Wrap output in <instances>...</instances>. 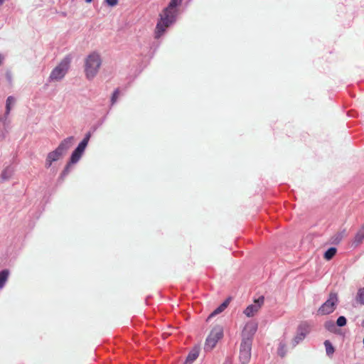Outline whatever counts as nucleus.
<instances>
[{"label": "nucleus", "instance_id": "8", "mask_svg": "<svg viewBox=\"0 0 364 364\" xmlns=\"http://www.w3.org/2000/svg\"><path fill=\"white\" fill-rule=\"evenodd\" d=\"M252 343L242 342L239 358L242 364H247L251 358Z\"/></svg>", "mask_w": 364, "mask_h": 364}, {"label": "nucleus", "instance_id": "30", "mask_svg": "<svg viewBox=\"0 0 364 364\" xmlns=\"http://www.w3.org/2000/svg\"><path fill=\"white\" fill-rule=\"evenodd\" d=\"M5 0H0V5H1L4 2Z\"/></svg>", "mask_w": 364, "mask_h": 364}, {"label": "nucleus", "instance_id": "31", "mask_svg": "<svg viewBox=\"0 0 364 364\" xmlns=\"http://www.w3.org/2000/svg\"><path fill=\"white\" fill-rule=\"evenodd\" d=\"M92 0H85L87 3H90Z\"/></svg>", "mask_w": 364, "mask_h": 364}, {"label": "nucleus", "instance_id": "25", "mask_svg": "<svg viewBox=\"0 0 364 364\" xmlns=\"http://www.w3.org/2000/svg\"><path fill=\"white\" fill-rule=\"evenodd\" d=\"M71 164H70V162L67 164V166H65L64 171H63V175H66L68 173L69 171H70V166Z\"/></svg>", "mask_w": 364, "mask_h": 364}, {"label": "nucleus", "instance_id": "23", "mask_svg": "<svg viewBox=\"0 0 364 364\" xmlns=\"http://www.w3.org/2000/svg\"><path fill=\"white\" fill-rule=\"evenodd\" d=\"M336 323L340 327L344 326L346 324V318L343 316H339L337 319Z\"/></svg>", "mask_w": 364, "mask_h": 364}, {"label": "nucleus", "instance_id": "11", "mask_svg": "<svg viewBox=\"0 0 364 364\" xmlns=\"http://www.w3.org/2000/svg\"><path fill=\"white\" fill-rule=\"evenodd\" d=\"M309 332V326L306 324L300 325L298 329V333L294 338V344L299 343L304 339Z\"/></svg>", "mask_w": 364, "mask_h": 364}, {"label": "nucleus", "instance_id": "20", "mask_svg": "<svg viewBox=\"0 0 364 364\" xmlns=\"http://www.w3.org/2000/svg\"><path fill=\"white\" fill-rule=\"evenodd\" d=\"M336 253V249L335 247H331L324 253V257L327 260H329L335 256Z\"/></svg>", "mask_w": 364, "mask_h": 364}, {"label": "nucleus", "instance_id": "21", "mask_svg": "<svg viewBox=\"0 0 364 364\" xmlns=\"http://www.w3.org/2000/svg\"><path fill=\"white\" fill-rule=\"evenodd\" d=\"M182 0H171L167 8L165 9H168L169 11H173L174 8L178 6L181 3Z\"/></svg>", "mask_w": 364, "mask_h": 364}, {"label": "nucleus", "instance_id": "28", "mask_svg": "<svg viewBox=\"0 0 364 364\" xmlns=\"http://www.w3.org/2000/svg\"><path fill=\"white\" fill-rule=\"evenodd\" d=\"M111 101L112 103L114 102V93H112V95L111 96Z\"/></svg>", "mask_w": 364, "mask_h": 364}, {"label": "nucleus", "instance_id": "27", "mask_svg": "<svg viewBox=\"0 0 364 364\" xmlns=\"http://www.w3.org/2000/svg\"><path fill=\"white\" fill-rule=\"evenodd\" d=\"M326 326L328 328H330L334 326V323L333 322H328L326 323Z\"/></svg>", "mask_w": 364, "mask_h": 364}, {"label": "nucleus", "instance_id": "2", "mask_svg": "<svg viewBox=\"0 0 364 364\" xmlns=\"http://www.w3.org/2000/svg\"><path fill=\"white\" fill-rule=\"evenodd\" d=\"M258 328V323L254 320L246 321L241 329L242 342L252 343L253 336Z\"/></svg>", "mask_w": 364, "mask_h": 364}, {"label": "nucleus", "instance_id": "7", "mask_svg": "<svg viewBox=\"0 0 364 364\" xmlns=\"http://www.w3.org/2000/svg\"><path fill=\"white\" fill-rule=\"evenodd\" d=\"M90 134L88 133L86 134L85 137L82 139V141L78 144L77 147L73 151L70 159V164H75L77 163L82 156V153L84 152L88 141L90 140Z\"/></svg>", "mask_w": 364, "mask_h": 364}, {"label": "nucleus", "instance_id": "1", "mask_svg": "<svg viewBox=\"0 0 364 364\" xmlns=\"http://www.w3.org/2000/svg\"><path fill=\"white\" fill-rule=\"evenodd\" d=\"M101 62L100 56L95 52L87 56L85 65V71L87 78H92L96 75L101 65Z\"/></svg>", "mask_w": 364, "mask_h": 364}, {"label": "nucleus", "instance_id": "13", "mask_svg": "<svg viewBox=\"0 0 364 364\" xmlns=\"http://www.w3.org/2000/svg\"><path fill=\"white\" fill-rule=\"evenodd\" d=\"M168 27V26H166V23H164V21H159V22L157 23L156 27V31H155L156 38H159L161 36H162Z\"/></svg>", "mask_w": 364, "mask_h": 364}, {"label": "nucleus", "instance_id": "18", "mask_svg": "<svg viewBox=\"0 0 364 364\" xmlns=\"http://www.w3.org/2000/svg\"><path fill=\"white\" fill-rule=\"evenodd\" d=\"M356 301L360 304L364 305V287L360 288L358 290L356 295Z\"/></svg>", "mask_w": 364, "mask_h": 364}, {"label": "nucleus", "instance_id": "14", "mask_svg": "<svg viewBox=\"0 0 364 364\" xmlns=\"http://www.w3.org/2000/svg\"><path fill=\"white\" fill-rule=\"evenodd\" d=\"M230 298H228L223 304H220V306H218L210 316L209 318L212 316H214L215 315H217L221 312H223L229 305V303L230 301Z\"/></svg>", "mask_w": 364, "mask_h": 364}, {"label": "nucleus", "instance_id": "16", "mask_svg": "<svg viewBox=\"0 0 364 364\" xmlns=\"http://www.w3.org/2000/svg\"><path fill=\"white\" fill-rule=\"evenodd\" d=\"M9 274V272L7 269H4L0 272V288L3 287L5 282H6L8 277Z\"/></svg>", "mask_w": 364, "mask_h": 364}, {"label": "nucleus", "instance_id": "19", "mask_svg": "<svg viewBox=\"0 0 364 364\" xmlns=\"http://www.w3.org/2000/svg\"><path fill=\"white\" fill-rule=\"evenodd\" d=\"M198 356V351L197 350H194L192 352H191L187 356L186 363H191L193 360H195Z\"/></svg>", "mask_w": 364, "mask_h": 364}, {"label": "nucleus", "instance_id": "24", "mask_svg": "<svg viewBox=\"0 0 364 364\" xmlns=\"http://www.w3.org/2000/svg\"><path fill=\"white\" fill-rule=\"evenodd\" d=\"M279 353L283 356L285 354V346L284 344L280 345L279 349Z\"/></svg>", "mask_w": 364, "mask_h": 364}, {"label": "nucleus", "instance_id": "12", "mask_svg": "<svg viewBox=\"0 0 364 364\" xmlns=\"http://www.w3.org/2000/svg\"><path fill=\"white\" fill-rule=\"evenodd\" d=\"M63 155L57 149L48 153L46 160V167H50L53 162L58 161Z\"/></svg>", "mask_w": 364, "mask_h": 364}, {"label": "nucleus", "instance_id": "17", "mask_svg": "<svg viewBox=\"0 0 364 364\" xmlns=\"http://www.w3.org/2000/svg\"><path fill=\"white\" fill-rule=\"evenodd\" d=\"M364 240V228L360 230L359 232H357L355 235L353 242L355 245H359L362 242V241Z\"/></svg>", "mask_w": 364, "mask_h": 364}, {"label": "nucleus", "instance_id": "6", "mask_svg": "<svg viewBox=\"0 0 364 364\" xmlns=\"http://www.w3.org/2000/svg\"><path fill=\"white\" fill-rule=\"evenodd\" d=\"M338 303V296L335 293H331L329 295L328 299L325 303L319 308L318 312L322 315H326L332 313L336 306Z\"/></svg>", "mask_w": 364, "mask_h": 364}, {"label": "nucleus", "instance_id": "15", "mask_svg": "<svg viewBox=\"0 0 364 364\" xmlns=\"http://www.w3.org/2000/svg\"><path fill=\"white\" fill-rule=\"evenodd\" d=\"M16 102V99L13 96L8 97L6 103V115H9L11 109V105Z\"/></svg>", "mask_w": 364, "mask_h": 364}, {"label": "nucleus", "instance_id": "4", "mask_svg": "<svg viewBox=\"0 0 364 364\" xmlns=\"http://www.w3.org/2000/svg\"><path fill=\"white\" fill-rule=\"evenodd\" d=\"M264 303V297L259 296L254 299L252 304L247 305L243 310L242 314L247 318H252L256 316L262 309Z\"/></svg>", "mask_w": 364, "mask_h": 364}, {"label": "nucleus", "instance_id": "5", "mask_svg": "<svg viewBox=\"0 0 364 364\" xmlns=\"http://www.w3.org/2000/svg\"><path fill=\"white\" fill-rule=\"evenodd\" d=\"M223 336V330L222 327H215L206 339L205 348L208 350H212L215 346L218 341L222 338Z\"/></svg>", "mask_w": 364, "mask_h": 364}, {"label": "nucleus", "instance_id": "29", "mask_svg": "<svg viewBox=\"0 0 364 364\" xmlns=\"http://www.w3.org/2000/svg\"><path fill=\"white\" fill-rule=\"evenodd\" d=\"M223 364H231V363L228 360H226Z\"/></svg>", "mask_w": 364, "mask_h": 364}, {"label": "nucleus", "instance_id": "26", "mask_svg": "<svg viewBox=\"0 0 364 364\" xmlns=\"http://www.w3.org/2000/svg\"><path fill=\"white\" fill-rule=\"evenodd\" d=\"M109 6H114V0H105Z\"/></svg>", "mask_w": 364, "mask_h": 364}, {"label": "nucleus", "instance_id": "10", "mask_svg": "<svg viewBox=\"0 0 364 364\" xmlns=\"http://www.w3.org/2000/svg\"><path fill=\"white\" fill-rule=\"evenodd\" d=\"M74 142V137L69 136L63 139L58 146L56 148L63 154H65L67 151L73 146Z\"/></svg>", "mask_w": 364, "mask_h": 364}, {"label": "nucleus", "instance_id": "3", "mask_svg": "<svg viewBox=\"0 0 364 364\" xmlns=\"http://www.w3.org/2000/svg\"><path fill=\"white\" fill-rule=\"evenodd\" d=\"M70 58L66 57L65 58L58 66H56L51 72L50 75V78L52 80H61L68 72L70 64Z\"/></svg>", "mask_w": 364, "mask_h": 364}, {"label": "nucleus", "instance_id": "9", "mask_svg": "<svg viewBox=\"0 0 364 364\" xmlns=\"http://www.w3.org/2000/svg\"><path fill=\"white\" fill-rule=\"evenodd\" d=\"M175 19L176 15L173 11L164 9L159 21H164L166 23V26H169L175 21Z\"/></svg>", "mask_w": 364, "mask_h": 364}, {"label": "nucleus", "instance_id": "22", "mask_svg": "<svg viewBox=\"0 0 364 364\" xmlns=\"http://www.w3.org/2000/svg\"><path fill=\"white\" fill-rule=\"evenodd\" d=\"M324 345L326 347V350L327 354L332 355L334 352V348L329 341H326L324 342Z\"/></svg>", "mask_w": 364, "mask_h": 364}]
</instances>
